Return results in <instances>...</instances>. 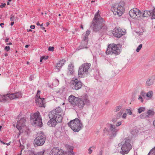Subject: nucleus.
I'll return each mask as SVG.
<instances>
[{
	"mask_svg": "<svg viewBox=\"0 0 155 155\" xmlns=\"http://www.w3.org/2000/svg\"><path fill=\"white\" fill-rule=\"evenodd\" d=\"M148 115L147 117H150V116H152L154 114V112L153 110H149L146 113Z\"/></svg>",
	"mask_w": 155,
	"mask_h": 155,
	"instance_id": "26",
	"label": "nucleus"
},
{
	"mask_svg": "<svg viewBox=\"0 0 155 155\" xmlns=\"http://www.w3.org/2000/svg\"><path fill=\"white\" fill-rule=\"evenodd\" d=\"M4 25V24L3 23H1L0 24V25L2 28H3L4 27L2 25Z\"/></svg>",
	"mask_w": 155,
	"mask_h": 155,
	"instance_id": "59",
	"label": "nucleus"
},
{
	"mask_svg": "<svg viewBox=\"0 0 155 155\" xmlns=\"http://www.w3.org/2000/svg\"><path fill=\"white\" fill-rule=\"evenodd\" d=\"M124 32L120 28H115L113 30V34L114 36L117 38H120L124 34Z\"/></svg>",
	"mask_w": 155,
	"mask_h": 155,
	"instance_id": "16",
	"label": "nucleus"
},
{
	"mask_svg": "<svg viewBox=\"0 0 155 155\" xmlns=\"http://www.w3.org/2000/svg\"><path fill=\"white\" fill-rule=\"evenodd\" d=\"M54 48L53 47H49L48 48V50L49 51H54Z\"/></svg>",
	"mask_w": 155,
	"mask_h": 155,
	"instance_id": "44",
	"label": "nucleus"
},
{
	"mask_svg": "<svg viewBox=\"0 0 155 155\" xmlns=\"http://www.w3.org/2000/svg\"><path fill=\"white\" fill-rule=\"evenodd\" d=\"M91 147H90L88 149V150L89 151L88 153L89 154H91V153L92 152V150L91 149Z\"/></svg>",
	"mask_w": 155,
	"mask_h": 155,
	"instance_id": "51",
	"label": "nucleus"
},
{
	"mask_svg": "<svg viewBox=\"0 0 155 155\" xmlns=\"http://www.w3.org/2000/svg\"><path fill=\"white\" fill-rule=\"evenodd\" d=\"M152 19H155V8L151 12Z\"/></svg>",
	"mask_w": 155,
	"mask_h": 155,
	"instance_id": "32",
	"label": "nucleus"
},
{
	"mask_svg": "<svg viewBox=\"0 0 155 155\" xmlns=\"http://www.w3.org/2000/svg\"><path fill=\"white\" fill-rule=\"evenodd\" d=\"M69 70L70 74H72L74 72L73 66L71 64V65H69Z\"/></svg>",
	"mask_w": 155,
	"mask_h": 155,
	"instance_id": "27",
	"label": "nucleus"
},
{
	"mask_svg": "<svg viewBox=\"0 0 155 155\" xmlns=\"http://www.w3.org/2000/svg\"><path fill=\"white\" fill-rule=\"evenodd\" d=\"M124 3L122 1H120L119 3H116L113 5L111 8L112 11L114 15H117L120 16L124 13Z\"/></svg>",
	"mask_w": 155,
	"mask_h": 155,
	"instance_id": "5",
	"label": "nucleus"
},
{
	"mask_svg": "<svg viewBox=\"0 0 155 155\" xmlns=\"http://www.w3.org/2000/svg\"><path fill=\"white\" fill-rule=\"evenodd\" d=\"M140 11L137 8L132 9L129 12V14L131 17L133 19H137L141 16Z\"/></svg>",
	"mask_w": 155,
	"mask_h": 155,
	"instance_id": "14",
	"label": "nucleus"
},
{
	"mask_svg": "<svg viewBox=\"0 0 155 155\" xmlns=\"http://www.w3.org/2000/svg\"><path fill=\"white\" fill-rule=\"evenodd\" d=\"M30 122L31 124L35 127H41L42 123L41 121V117L40 113L37 111L35 113L31 115Z\"/></svg>",
	"mask_w": 155,
	"mask_h": 155,
	"instance_id": "6",
	"label": "nucleus"
},
{
	"mask_svg": "<svg viewBox=\"0 0 155 155\" xmlns=\"http://www.w3.org/2000/svg\"><path fill=\"white\" fill-rule=\"evenodd\" d=\"M21 97V93L18 92L13 94H7L6 95H0V101L5 103L10 99H13L15 98H18Z\"/></svg>",
	"mask_w": 155,
	"mask_h": 155,
	"instance_id": "10",
	"label": "nucleus"
},
{
	"mask_svg": "<svg viewBox=\"0 0 155 155\" xmlns=\"http://www.w3.org/2000/svg\"><path fill=\"white\" fill-rule=\"evenodd\" d=\"M15 19L14 16L12 15H11L10 18V20L12 21H14Z\"/></svg>",
	"mask_w": 155,
	"mask_h": 155,
	"instance_id": "47",
	"label": "nucleus"
},
{
	"mask_svg": "<svg viewBox=\"0 0 155 155\" xmlns=\"http://www.w3.org/2000/svg\"><path fill=\"white\" fill-rule=\"evenodd\" d=\"M140 94L141 96L144 98L146 96V94L143 91H141Z\"/></svg>",
	"mask_w": 155,
	"mask_h": 155,
	"instance_id": "38",
	"label": "nucleus"
},
{
	"mask_svg": "<svg viewBox=\"0 0 155 155\" xmlns=\"http://www.w3.org/2000/svg\"><path fill=\"white\" fill-rule=\"evenodd\" d=\"M12 44V43L11 42H9V43H7V42L6 43V45H11Z\"/></svg>",
	"mask_w": 155,
	"mask_h": 155,
	"instance_id": "57",
	"label": "nucleus"
},
{
	"mask_svg": "<svg viewBox=\"0 0 155 155\" xmlns=\"http://www.w3.org/2000/svg\"><path fill=\"white\" fill-rule=\"evenodd\" d=\"M44 98H41L40 96L38 95V97L35 99V102L40 107H42L44 106V101L45 100Z\"/></svg>",
	"mask_w": 155,
	"mask_h": 155,
	"instance_id": "19",
	"label": "nucleus"
},
{
	"mask_svg": "<svg viewBox=\"0 0 155 155\" xmlns=\"http://www.w3.org/2000/svg\"><path fill=\"white\" fill-rule=\"evenodd\" d=\"M65 60L64 59L60 60L58 63H56L55 66V68L58 70V71H59L65 62Z\"/></svg>",
	"mask_w": 155,
	"mask_h": 155,
	"instance_id": "21",
	"label": "nucleus"
},
{
	"mask_svg": "<svg viewBox=\"0 0 155 155\" xmlns=\"http://www.w3.org/2000/svg\"><path fill=\"white\" fill-rule=\"evenodd\" d=\"M139 100H140V101L141 102H143V99L142 98L141 96L140 95L139 96V98H138Z\"/></svg>",
	"mask_w": 155,
	"mask_h": 155,
	"instance_id": "45",
	"label": "nucleus"
},
{
	"mask_svg": "<svg viewBox=\"0 0 155 155\" xmlns=\"http://www.w3.org/2000/svg\"><path fill=\"white\" fill-rule=\"evenodd\" d=\"M64 115L63 110L59 107L51 111L49 114L50 118L55 119L59 122H61Z\"/></svg>",
	"mask_w": 155,
	"mask_h": 155,
	"instance_id": "3",
	"label": "nucleus"
},
{
	"mask_svg": "<svg viewBox=\"0 0 155 155\" xmlns=\"http://www.w3.org/2000/svg\"><path fill=\"white\" fill-rule=\"evenodd\" d=\"M121 45L120 44H110L108 45L106 51L107 55H117L121 52Z\"/></svg>",
	"mask_w": 155,
	"mask_h": 155,
	"instance_id": "2",
	"label": "nucleus"
},
{
	"mask_svg": "<svg viewBox=\"0 0 155 155\" xmlns=\"http://www.w3.org/2000/svg\"><path fill=\"white\" fill-rule=\"evenodd\" d=\"M46 137L43 132H41L39 135L34 140V144L35 147L43 145L45 141Z\"/></svg>",
	"mask_w": 155,
	"mask_h": 155,
	"instance_id": "11",
	"label": "nucleus"
},
{
	"mask_svg": "<svg viewBox=\"0 0 155 155\" xmlns=\"http://www.w3.org/2000/svg\"><path fill=\"white\" fill-rule=\"evenodd\" d=\"M30 28L31 29H34L35 28V26L34 25H31L30 26Z\"/></svg>",
	"mask_w": 155,
	"mask_h": 155,
	"instance_id": "55",
	"label": "nucleus"
},
{
	"mask_svg": "<svg viewBox=\"0 0 155 155\" xmlns=\"http://www.w3.org/2000/svg\"><path fill=\"white\" fill-rule=\"evenodd\" d=\"M34 77L33 76H31L29 78V80L30 81H32L34 79Z\"/></svg>",
	"mask_w": 155,
	"mask_h": 155,
	"instance_id": "53",
	"label": "nucleus"
},
{
	"mask_svg": "<svg viewBox=\"0 0 155 155\" xmlns=\"http://www.w3.org/2000/svg\"><path fill=\"white\" fill-rule=\"evenodd\" d=\"M87 43V42L84 41H82L80 45L78 47L76 50L78 51L84 48H88Z\"/></svg>",
	"mask_w": 155,
	"mask_h": 155,
	"instance_id": "20",
	"label": "nucleus"
},
{
	"mask_svg": "<svg viewBox=\"0 0 155 155\" xmlns=\"http://www.w3.org/2000/svg\"><path fill=\"white\" fill-rule=\"evenodd\" d=\"M147 155H155V147L151 150Z\"/></svg>",
	"mask_w": 155,
	"mask_h": 155,
	"instance_id": "28",
	"label": "nucleus"
},
{
	"mask_svg": "<svg viewBox=\"0 0 155 155\" xmlns=\"http://www.w3.org/2000/svg\"><path fill=\"white\" fill-rule=\"evenodd\" d=\"M41 28L42 30H45V31L46 32V30H45V28L44 27L42 26L41 27Z\"/></svg>",
	"mask_w": 155,
	"mask_h": 155,
	"instance_id": "58",
	"label": "nucleus"
},
{
	"mask_svg": "<svg viewBox=\"0 0 155 155\" xmlns=\"http://www.w3.org/2000/svg\"><path fill=\"white\" fill-rule=\"evenodd\" d=\"M123 113V110H120V111L117 114V115H116L117 118V119L120 118L121 117Z\"/></svg>",
	"mask_w": 155,
	"mask_h": 155,
	"instance_id": "29",
	"label": "nucleus"
},
{
	"mask_svg": "<svg viewBox=\"0 0 155 155\" xmlns=\"http://www.w3.org/2000/svg\"><path fill=\"white\" fill-rule=\"evenodd\" d=\"M124 141L122 142L123 144L120 153L122 155L128 153L132 149V146L130 143L131 140L128 138L124 139Z\"/></svg>",
	"mask_w": 155,
	"mask_h": 155,
	"instance_id": "8",
	"label": "nucleus"
},
{
	"mask_svg": "<svg viewBox=\"0 0 155 155\" xmlns=\"http://www.w3.org/2000/svg\"><path fill=\"white\" fill-rule=\"evenodd\" d=\"M0 142L1 143H2L3 144H6V143H5V142H3L2 141V140H0Z\"/></svg>",
	"mask_w": 155,
	"mask_h": 155,
	"instance_id": "60",
	"label": "nucleus"
},
{
	"mask_svg": "<svg viewBox=\"0 0 155 155\" xmlns=\"http://www.w3.org/2000/svg\"><path fill=\"white\" fill-rule=\"evenodd\" d=\"M91 65L90 63H87L82 64L80 67L78 71V76L79 78H82L87 76Z\"/></svg>",
	"mask_w": 155,
	"mask_h": 155,
	"instance_id": "9",
	"label": "nucleus"
},
{
	"mask_svg": "<svg viewBox=\"0 0 155 155\" xmlns=\"http://www.w3.org/2000/svg\"><path fill=\"white\" fill-rule=\"evenodd\" d=\"M43 57V59H44L45 60L48 59V56H42V57Z\"/></svg>",
	"mask_w": 155,
	"mask_h": 155,
	"instance_id": "52",
	"label": "nucleus"
},
{
	"mask_svg": "<svg viewBox=\"0 0 155 155\" xmlns=\"http://www.w3.org/2000/svg\"><path fill=\"white\" fill-rule=\"evenodd\" d=\"M99 12L98 10L95 14L93 21V30L94 31L97 32L101 29L104 34L107 31V28L105 25V21L100 16Z\"/></svg>",
	"mask_w": 155,
	"mask_h": 155,
	"instance_id": "1",
	"label": "nucleus"
},
{
	"mask_svg": "<svg viewBox=\"0 0 155 155\" xmlns=\"http://www.w3.org/2000/svg\"><path fill=\"white\" fill-rule=\"evenodd\" d=\"M9 39V38H7L5 40V42H6V43L7 42H8Z\"/></svg>",
	"mask_w": 155,
	"mask_h": 155,
	"instance_id": "56",
	"label": "nucleus"
},
{
	"mask_svg": "<svg viewBox=\"0 0 155 155\" xmlns=\"http://www.w3.org/2000/svg\"><path fill=\"white\" fill-rule=\"evenodd\" d=\"M72 149H70V151H69L68 152V154L69 155H73L74 154V153L73 152V151H72Z\"/></svg>",
	"mask_w": 155,
	"mask_h": 155,
	"instance_id": "40",
	"label": "nucleus"
},
{
	"mask_svg": "<svg viewBox=\"0 0 155 155\" xmlns=\"http://www.w3.org/2000/svg\"><path fill=\"white\" fill-rule=\"evenodd\" d=\"M53 85H54L55 86H58L59 84V80L56 78H55L53 83Z\"/></svg>",
	"mask_w": 155,
	"mask_h": 155,
	"instance_id": "31",
	"label": "nucleus"
},
{
	"mask_svg": "<svg viewBox=\"0 0 155 155\" xmlns=\"http://www.w3.org/2000/svg\"><path fill=\"white\" fill-rule=\"evenodd\" d=\"M153 125L155 127V120L153 121Z\"/></svg>",
	"mask_w": 155,
	"mask_h": 155,
	"instance_id": "64",
	"label": "nucleus"
},
{
	"mask_svg": "<svg viewBox=\"0 0 155 155\" xmlns=\"http://www.w3.org/2000/svg\"><path fill=\"white\" fill-rule=\"evenodd\" d=\"M90 102L88 98L87 94H83L80 98H79L76 102V106L80 109H82L84 106L85 104L87 105L90 104Z\"/></svg>",
	"mask_w": 155,
	"mask_h": 155,
	"instance_id": "7",
	"label": "nucleus"
},
{
	"mask_svg": "<svg viewBox=\"0 0 155 155\" xmlns=\"http://www.w3.org/2000/svg\"><path fill=\"white\" fill-rule=\"evenodd\" d=\"M37 25L38 26H39V25H40L41 26V27H42L43 26V24L42 23V24H40L39 23V22L38 21L37 23Z\"/></svg>",
	"mask_w": 155,
	"mask_h": 155,
	"instance_id": "54",
	"label": "nucleus"
},
{
	"mask_svg": "<svg viewBox=\"0 0 155 155\" xmlns=\"http://www.w3.org/2000/svg\"><path fill=\"white\" fill-rule=\"evenodd\" d=\"M153 92L152 91H150L146 94V96L151 98L153 96Z\"/></svg>",
	"mask_w": 155,
	"mask_h": 155,
	"instance_id": "30",
	"label": "nucleus"
},
{
	"mask_svg": "<svg viewBox=\"0 0 155 155\" xmlns=\"http://www.w3.org/2000/svg\"><path fill=\"white\" fill-rule=\"evenodd\" d=\"M154 80L152 78H149L146 81V85L148 87L152 86L154 83Z\"/></svg>",
	"mask_w": 155,
	"mask_h": 155,
	"instance_id": "23",
	"label": "nucleus"
},
{
	"mask_svg": "<svg viewBox=\"0 0 155 155\" xmlns=\"http://www.w3.org/2000/svg\"><path fill=\"white\" fill-rule=\"evenodd\" d=\"M10 49V48L9 46H6L4 50L6 51H8Z\"/></svg>",
	"mask_w": 155,
	"mask_h": 155,
	"instance_id": "42",
	"label": "nucleus"
},
{
	"mask_svg": "<svg viewBox=\"0 0 155 155\" xmlns=\"http://www.w3.org/2000/svg\"><path fill=\"white\" fill-rule=\"evenodd\" d=\"M91 31L89 29H88L86 31V33L84 35L88 37L91 33Z\"/></svg>",
	"mask_w": 155,
	"mask_h": 155,
	"instance_id": "39",
	"label": "nucleus"
},
{
	"mask_svg": "<svg viewBox=\"0 0 155 155\" xmlns=\"http://www.w3.org/2000/svg\"><path fill=\"white\" fill-rule=\"evenodd\" d=\"M126 117H127V114L126 113H124L122 116V118H124V119L125 118H126Z\"/></svg>",
	"mask_w": 155,
	"mask_h": 155,
	"instance_id": "50",
	"label": "nucleus"
},
{
	"mask_svg": "<svg viewBox=\"0 0 155 155\" xmlns=\"http://www.w3.org/2000/svg\"><path fill=\"white\" fill-rule=\"evenodd\" d=\"M142 44H140V45H139L137 48V49L136 50L137 52H138L142 48Z\"/></svg>",
	"mask_w": 155,
	"mask_h": 155,
	"instance_id": "37",
	"label": "nucleus"
},
{
	"mask_svg": "<svg viewBox=\"0 0 155 155\" xmlns=\"http://www.w3.org/2000/svg\"><path fill=\"white\" fill-rule=\"evenodd\" d=\"M122 123V122L121 121H120L117 122L116 124V127H118Z\"/></svg>",
	"mask_w": 155,
	"mask_h": 155,
	"instance_id": "41",
	"label": "nucleus"
},
{
	"mask_svg": "<svg viewBox=\"0 0 155 155\" xmlns=\"http://www.w3.org/2000/svg\"><path fill=\"white\" fill-rule=\"evenodd\" d=\"M8 54L7 53H5V56L6 57V56H8Z\"/></svg>",
	"mask_w": 155,
	"mask_h": 155,
	"instance_id": "62",
	"label": "nucleus"
},
{
	"mask_svg": "<svg viewBox=\"0 0 155 155\" xmlns=\"http://www.w3.org/2000/svg\"><path fill=\"white\" fill-rule=\"evenodd\" d=\"M83 39L82 41H86V42H88V37L87 36H85L84 35H83Z\"/></svg>",
	"mask_w": 155,
	"mask_h": 155,
	"instance_id": "36",
	"label": "nucleus"
},
{
	"mask_svg": "<svg viewBox=\"0 0 155 155\" xmlns=\"http://www.w3.org/2000/svg\"><path fill=\"white\" fill-rule=\"evenodd\" d=\"M43 60V57H41L40 62H42Z\"/></svg>",
	"mask_w": 155,
	"mask_h": 155,
	"instance_id": "61",
	"label": "nucleus"
},
{
	"mask_svg": "<svg viewBox=\"0 0 155 155\" xmlns=\"http://www.w3.org/2000/svg\"><path fill=\"white\" fill-rule=\"evenodd\" d=\"M41 91L40 90H38L37 91V94L36 95V97L38 98V95H39V94L40 93Z\"/></svg>",
	"mask_w": 155,
	"mask_h": 155,
	"instance_id": "46",
	"label": "nucleus"
},
{
	"mask_svg": "<svg viewBox=\"0 0 155 155\" xmlns=\"http://www.w3.org/2000/svg\"><path fill=\"white\" fill-rule=\"evenodd\" d=\"M5 5H6V4L5 3H2L0 5V7L1 8H3V7H5Z\"/></svg>",
	"mask_w": 155,
	"mask_h": 155,
	"instance_id": "49",
	"label": "nucleus"
},
{
	"mask_svg": "<svg viewBox=\"0 0 155 155\" xmlns=\"http://www.w3.org/2000/svg\"><path fill=\"white\" fill-rule=\"evenodd\" d=\"M45 150L38 152L36 154H35L34 152H31L29 153V155H43Z\"/></svg>",
	"mask_w": 155,
	"mask_h": 155,
	"instance_id": "25",
	"label": "nucleus"
},
{
	"mask_svg": "<svg viewBox=\"0 0 155 155\" xmlns=\"http://www.w3.org/2000/svg\"><path fill=\"white\" fill-rule=\"evenodd\" d=\"M127 114L129 115H131L132 114V112L129 109H127Z\"/></svg>",
	"mask_w": 155,
	"mask_h": 155,
	"instance_id": "43",
	"label": "nucleus"
},
{
	"mask_svg": "<svg viewBox=\"0 0 155 155\" xmlns=\"http://www.w3.org/2000/svg\"><path fill=\"white\" fill-rule=\"evenodd\" d=\"M107 128H105L104 129V131L106 130L109 133H110L111 134V137H115L116 136L117 132L119 129H117L115 126L110 124H107Z\"/></svg>",
	"mask_w": 155,
	"mask_h": 155,
	"instance_id": "13",
	"label": "nucleus"
},
{
	"mask_svg": "<svg viewBox=\"0 0 155 155\" xmlns=\"http://www.w3.org/2000/svg\"><path fill=\"white\" fill-rule=\"evenodd\" d=\"M26 121V119L25 118H22L20 120L18 121L16 126V128L19 130H21L22 127L25 125Z\"/></svg>",
	"mask_w": 155,
	"mask_h": 155,
	"instance_id": "17",
	"label": "nucleus"
},
{
	"mask_svg": "<svg viewBox=\"0 0 155 155\" xmlns=\"http://www.w3.org/2000/svg\"><path fill=\"white\" fill-rule=\"evenodd\" d=\"M103 153V150L101 149L99 151L98 154L97 155H102Z\"/></svg>",
	"mask_w": 155,
	"mask_h": 155,
	"instance_id": "48",
	"label": "nucleus"
},
{
	"mask_svg": "<svg viewBox=\"0 0 155 155\" xmlns=\"http://www.w3.org/2000/svg\"><path fill=\"white\" fill-rule=\"evenodd\" d=\"M82 85L81 82L76 78H73L70 82V87L73 90H79L81 88Z\"/></svg>",
	"mask_w": 155,
	"mask_h": 155,
	"instance_id": "12",
	"label": "nucleus"
},
{
	"mask_svg": "<svg viewBox=\"0 0 155 155\" xmlns=\"http://www.w3.org/2000/svg\"><path fill=\"white\" fill-rule=\"evenodd\" d=\"M50 120L48 122V124L51 127H54L57 123H59L60 122H58L57 121V120L55 119H51L50 118Z\"/></svg>",
	"mask_w": 155,
	"mask_h": 155,
	"instance_id": "22",
	"label": "nucleus"
},
{
	"mask_svg": "<svg viewBox=\"0 0 155 155\" xmlns=\"http://www.w3.org/2000/svg\"><path fill=\"white\" fill-rule=\"evenodd\" d=\"M68 124L69 127L75 132H78L83 127L81 120L77 118L69 122Z\"/></svg>",
	"mask_w": 155,
	"mask_h": 155,
	"instance_id": "4",
	"label": "nucleus"
},
{
	"mask_svg": "<svg viewBox=\"0 0 155 155\" xmlns=\"http://www.w3.org/2000/svg\"><path fill=\"white\" fill-rule=\"evenodd\" d=\"M121 106H117L115 109V112H117L119 111L121 108Z\"/></svg>",
	"mask_w": 155,
	"mask_h": 155,
	"instance_id": "35",
	"label": "nucleus"
},
{
	"mask_svg": "<svg viewBox=\"0 0 155 155\" xmlns=\"http://www.w3.org/2000/svg\"><path fill=\"white\" fill-rule=\"evenodd\" d=\"M140 14H141V16L145 17H147L148 16L151 15V12L149 11H144V12H140Z\"/></svg>",
	"mask_w": 155,
	"mask_h": 155,
	"instance_id": "24",
	"label": "nucleus"
},
{
	"mask_svg": "<svg viewBox=\"0 0 155 155\" xmlns=\"http://www.w3.org/2000/svg\"><path fill=\"white\" fill-rule=\"evenodd\" d=\"M14 24V22H12L11 23V26H12Z\"/></svg>",
	"mask_w": 155,
	"mask_h": 155,
	"instance_id": "63",
	"label": "nucleus"
},
{
	"mask_svg": "<svg viewBox=\"0 0 155 155\" xmlns=\"http://www.w3.org/2000/svg\"><path fill=\"white\" fill-rule=\"evenodd\" d=\"M50 155H64V153L61 149L54 148L51 150Z\"/></svg>",
	"mask_w": 155,
	"mask_h": 155,
	"instance_id": "15",
	"label": "nucleus"
},
{
	"mask_svg": "<svg viewBox=\"0 0 155 155\" xmlns=\"http://www.w3.org/2000/svg\"><path fill=\"white\" fill-rule=\"evenodd\" d=\"M79 97H76L73 95L69 96L68 100L69 101L73 107H76V102L79 99Z\"/></svg>",
	"mask_w": 155,
	"mask_h": 155,
	"instance_id": "18",
	"label": "nucleus"
},
{
	"mask_svg": "<svg viewBox=\"0 0 155 155\" xmlns=\"http://www.w3.org/2000/svg\"><path fill=\"white\" fill-rule=\"evenodd\" d=\"M145 109L144 107H140L138 109V112L139 113H141L142 112L144 111Z\"/></svg>",
	"mask_w": 155,
	"mask_h": 155,
	"instance_id": "33",
	"label": "nucleus"
},
{
	"mask_svg": "<svg viewBox=\"0 0 155 155\" xmlns=\"http://www.w3.org/2000/svg\"><path fill=\"white\" fill-rule=\"evenodd\" d=\"M148 115L147 114V113H144L141 114L140 116V117L141 118H146L147 117Z\"/></svg>",
	"mask_w": 155,
	"mask_h": 155,
	"instance_id": "34",
	"label": "nucleus"
}]
</instances>
